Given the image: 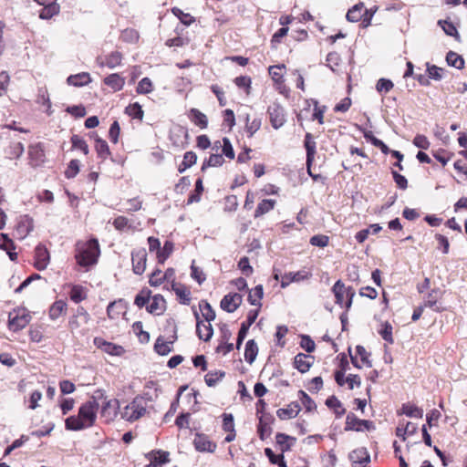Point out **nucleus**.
Masks as SVG:
<instances>
[{
    "instance_id": "obj_1",
    "label": "nucleus",
    "mask_w": 467,
    "mask_h": 467,
    "mask_svg": "<svg viewBox=\"0 0 467 467\" xmlns=\"http://www.w3.org/2000/svg\"><path fill=\"white\" fill-rule=\"evenodd\" d=\"M101 399H106L105 391L103 389L96 390L90 400L80 405L78 415H72L66 419V430L78 431L92 427L96 422L99 408L98 400Z\"/></svg>"
},
{
    "instance_id": "obj_2",
    "label": "nucleus",
    "mask_w": 467,
    "mask_h": 467,
    "mask_svg": "<svg viewBox=\"0 0 467 467\" xmlns=\"http://www.w3.org/2000/svg\"><path fill=\"white\" fill-rule=\"evenodd\" d=\"M99 254V241L96 238H91L78 250L76 259L79 265L87 267L97 264Z\"/></svg>"
},
{
    "instance_id": "obj_3",
    "label": "nucleus",
    "mask_w": 467,
    "mask_h": 467,
    "mask_svg": "<svg viewBox=\"0 0 467 467\" xmlns=\"http://www.w3.org/2000/svg\"><path fill=\"white\" fill-rule=\"evenodd\" d=\"M30 321L31 316L27 309H14L8 315V328L11 331L17 332L25 328Z\"/></svg>"
},
{
    "instance_id": "obj_4",
    "label": "nucleus",
    "mask_w": 467,
    "mask_h": 467,
    "mask_svg": "<svg viewBox=\"0 0 467 467\" xmlns=\"http://www.w3.org/2000/svg\"><path fill=\"white\" fill-rule=\"evenodd\" d=\"M376 429L373 421L368 420L358 419L353 412L348 413L346 417L345 431H374Z\"/></svg>"
},
{
    "instance_id": "obj_5",
    "label": "nucleus",
    "mask_w": 467,
    "mask_h": 467,
    "mask_svg": "<svg viewBox=\"0 0 467 467\" xmlns=\"http://www.w3.org/2000/svg\"><path fill=\"white\" fill-rule=\"evenodd\" d=\"M271 126L275 130L281 128L286 121L285 109L279 103H273L267 109Z\"/></svg>"
},
{
    "instance_id": "obj_6",
    "label": "nucleus",
    "mask_w": 467,
    "mask_h": 467,
    "mask_svg": "<svg viewBox=\"0 0 467 467\" xmlns=\"http://www.w3.org/2000/svg\"><path fill=\"white\" fill-rule=\"evenodd\" d=\"M259 315V309H252L248 312L246 320L241 324L236 339V348L240 349L244 340L245 339L250 327L255 322Z\"/></svg>"
},
{
    "instance_id": "obj_7",
    "label": "nucleus",
    "mask_w": 467,
    "mask_h": 467,
    "mask_svg": "<svg viewBox=\"0 0 467 467\" xmlns=\"http://www.w3.org/2000/svg\"><path fill=\"white\" fill-rule=\"evenodd\" d=\"M132 271L140 275L146 269L147 252L145 248L135 249L131 252Z\"/></svg>"
},
{
    "instance_id": "obj_8",
    "label": "nucleus",
    "mask_w": 467,
    "mask_h": 467,
    "mask_svg": "<svg viewBox=\"0 0 467 467\" xmlns=\"http://www.w3.org/2000/svg\"><path fill=\"white\" fill-rule=\"evenodd\" d=\"M275 419L271 413L262 414L258 418L257 433L262 441L266 440L272 434L271 425Z\"/></svg>"
},
{
    "instance_id": "obj_9",
    "label": "nucleus",
    "mask_w": 467,
    "mask_h": 467,
    "mask_svg": "<svg viewBox=\"0 0 467 467\" xmlns=\"http://www.w3.org/2000/svg\"><path fill=\"white\" fill-rule=\"evenodd\" d=\"M353 467H366L370 462V455L365 447L353 450L348 454Z\"/></svg>"
},
{
    "instance_id": "obj_10",
    "label": "nucleus",
    "mask_w": 467,
    "mask_h": 467,
    "mask_svg": "<svg viewBox=\"0 0 467 467\" xmlns=\"http://www.w3.org/2000/svg\"><path fill=\"white\" fill-rule=\"evenodd\" d=\"M49 260H50V255H49V252L47 249V247L42 244H37L35 248L34 266L38 271H43L47 267V265L49 264Z\"/></svg>"
},
{
    "instance_id": "obj_11",
    "label": "nucleus",
    "mask_w": 467,
    "mask_h": 467,
    "mask_svg": "<svg viewBox=\"0 0 467 467\" xmlns=\"http://www.w3.org/2000/svg\"><path fill=\"white\" fill-rule=\"evenodd\" d=\"M304 147L306 152V165L308 168V173L314 180H317V176L312 174L310 171V165L312 164L316 155V142L312 134L309 132H306L305 135Z\"/></svg>"
},
{
    "instance_id": "obj_12",
    "label": "nucleus",
    "mask_w": 467,
    "mask_h": 467,
    "mask_svg": "<svg viewBox=\"0 0 467 467\" xmlns=\"http://www.w3.org/2000/svg\"><path fill=\"white\" fill-rule=\"evenodd\" d=\"M147 402L142 396H136L133 400L127 405V410H131L132 415L129 416L131 420H139L146 412Z\"/></svg>"
},
{
    "instance_id": "obj_13",
    "label": "nucleus",
    "mask_w": 467,
    "mask_h": 467,
    "mask_svg": "<svg viewBox=\"0 0 467 467\" xmlns=\"http://www.w3.org/2000/svg\"><path fill=\"white\" fill-rule=\"evenodd\" d=\"M193 315L196 319V334L198 337L205 342L209 341L213 335V328L212 325L210 323H208V325H203L199 313L195 309H193Z\"/></svg>"
},
{
    "instance_id": "obj_14",
    "label": "nucleus",
    "mask_w": 467,
    "mask_h": 467,
    "mask_svg": "<svg viewBox=\"0 0 467 467\" xmlns=\"http://www.w3.org/2000/svg\"><path fill=\"white\" fill-rule=\"evenodd\" d=\"M193 445L195 450L201 452H213L217 447L216 443L210 441L207 435L202 433H196Z\"/></svg>"
},
{
    "instance_id": "obj_15",
    "label": "nucleus",
    "mask_w": 467,
    "mask_h": 467,
    "mask_svg": "<svg viewBox=\"0 0 467 467\" xmlns=\"http://www.w3.org/2000/svg\"><path fill=\"white\" fill-rule=\"evenodd\" d=\"M34 229L33 218L27 214L20 216L16 226V232L20 239L26 237Z\"/></svg>"
},
{
    "instance_id": "obj_16",
    "label": "nucleus",
    "mask_w": 467,
    "mask_h": 467,
    "mask_svg": "<svg viewBox=\"0 0 467 467\" xmlns=\"http://www.w3.org/2000/svg\"><path fill=\"white\" fill-rule=\"evenodd\" d=\"M119 410V401L117 399L106 400L100 410L101 417L106 418L107 420H113Z\"/></svg>"
},
{
    "instance_id": "obj_17",
    "label": "nucleus",
    "mask_w": 467,
    "mask_h": 467,
    "mask_svg": "<svg viewBox=\"0 0 467 467\" xmlns=\"http://www.w3.org/2000/svg\"><path fill=\"white\" fill-rule=\"evenodd\" d=\"M151 301L147 306L146 310L152 315H161L166 310V301L164 297L156 294L150 296Z\"/></svg>"
},
{
    "instance_id": "obj_18",
    "label": "nucleus",
    "mask_w": 467,
    "mask_h": 467,
    "mask_svg": "<svg viewBox=\"0 0 467 467\" xmlns=\"http://www.w3.org/2000/svg\"><path fill=\"white\" fill-rule=\"evenodd\" d=\"M301 410V407L297 401H293L287 405L286 408L278 409L276 411L277 417L284 420L296 418Z\"/></svg>"
},
{
    "instance_id": "obj_19",
    "label": "nucleus",
    "mask_w": 467,
    "mask_h": 467,
    "mask_svg": "<svg viewBox=\"0 0 467 467\" xmlns=\"http://www.w3.org/2000/svg\"><path fill=\"white\" fill-rule=\"evenodd\" d=\"M97 61L100 67H108L112 69L121 64L122 54L119 51H113L107 55L104 59L98 57Z\"/></svg>"
},
{
    "instance_id": "obj_20",
    "label": "nucleus",
    "mask_w": 467,
    "mask_h": 467,
    "mask_svg": "<svg viewBox=\"0 0 467 467\" xmlns=\"http://www.w3.org/2000/svg\"><path fill=\"white\" fill-rule=\"evenodd\" d=\"M307 358L314 359V357L308 356L304 353H298L294 358V367L300 372H307L313 365V361L306 360Z\"/></svg>"
},
{
    "instance_id": "obj_21",
    "label": "nucleus",
    "mask_w": 467,
    "mask_h": 467,
    "mask_svg": "<svg viewBox=\"0 0 467 467\" xmlns=\"http://www.w3.org/2000/svg\"><path fill=\"white\" fill-rule=\"evenodd\" d=\"M311 276V274L306 271H297V272H290L285 274L281 281V287L285 288L292 282H299L306 279H308Z\"/></svg>"
},
{
    "instance_id": "obj_22",
    "label": "nucleus",
    "mask_w": 467,
    "mask_h": 467,
    "mask_svg": "<svg viewBox=\"0 0 467 467\" xmlns=\"http://www.w3.org/2000/svg\"><path fill=\"white\" fill-rule=\"evenodd\" d=\"M145 457L149 460H152L155 462L156 466L159 467L161 464H165L170 462V453L169 451L162 450H152L148 452Z\"/></svg>"
},
{
    "instance_id": "obj_23",
    "label": "nucleus",
    "mask_w": 467,
    "mask_h": 467,
    "mask_svg": "<svg viewBox=\"0 0 467 467\" xmlns=\"http://www.w3.org/2000/svg\"><path fill=\"white\" fill-rule=\"evenodd\" d=\"M276 444L280 446L281 453H285L291 450L296 441V438L291 437L285 433L277 432L275 435Z\"/></svg>"
},
{
    "instance_id": "obj_24",
    "label": "nucleus",
    "mask_w": 467,
    "mask_h": 467,
    "mask_svg": "<svg viewBox=\"0 0 467 467\" xmlns=\"http://www.w3.org/2000/svg\"><path fill=\"white\" fill-rule=\"evenodd\" d=\"M104 84L111 88L114 91H119L125 85V78L118 73H112L104 78Z\"/></svg>"
},
{
    "instance_id": "obj_25",
    "label": "nucleus",
    "mask_w": 467,
    "mask_h": 467,
    "mask_svg": "<svg viewBox=\"0 0 467 467\" xmlns=\"http://www.w3.org/2000/svg\"><path fill=\"white\" fill-rule=\"evenodd\" d=\"M91 82L90 75L87 72H81L75 75H70L67 78V83L74 87H83Z\"/></svg>"
},
{
    "instance_id": "obj_26",
    "label": "nucleus",
    "mask_w": 467,
    "mask_h": 467,
    "mask_svg": "<svg viewBox=\"0 0 467 467\" xmlns=\"http://www.w3.org/2000/svg\"><path fill=\"white\" fill-rule=\"evenodd\" d=\"M171 288L180 298V303L188 306L191 302V292L190 290L182 284L172 283Z\"/></svg>"
},
{
    "instance_id": "obj_27",
    "label": "nucleus",
    "mask_w": 467,
    "mask_h": 467,
    "mask_svg": "<svg viewBox=\"0 0 467 467\" xmlns=\"http://www.w3.org/2000/svg\"><path fill=\"white\" fill-rule=\"evenodd\" d=\"M67 306V303L62 299L55 301L49 307V318L51 320H57L59 317L66 314Z\"/></svg>"
},
{
    "instance_id": "obj_28",
    "label": "nucleus",
    "mask_w": 467,
    "mask_h": 467,
    "mask_svg": "<svg viewBox=\"0 0 467 467\" xmlns=\"http://www.w3.org/2000/svg\"><path fill=\"white\" fill-rule=\"evenodd\" d=\"M189 118L191 121L200 129H206L208 126V119L206 115L200 111L198 109H191L189 112Z\"/></svg>"
},
{
    "instance_id": "obj_29",
    "label": "nucleus",
    "mask_w": 467,
    "mask_h": 467,
    "mask_svg": "<svg viewBox=\"0 0 467 467\" xmlns=\"http://www.w3.org/2000/svg\"><path fill=\"white\" fill-rule=\"evenodd\" d=\"M326 405L334 410L336 418H341L346 413V409L343 408L341 401L335 396L332 395L326 400Z\"/></svg>"
},
{
    "instance_id": "obj_30",
    "label": "nucleus",
    "mask_w": 467,
    "mask_h": 467,
    "mask_svg": "<svg viewBox=\"0 0 467 467\" xmlns=\"http://www.w3.org/2000/svg\"><path fill=\"white\" fill-rule=\"evenodd\" d=\"M399 414H405L410 418H417L420 419L423 416L422 409L417 407L414 404L404 403L402 404L400 411H398Z\"/></svg>"
},
{
    "instance_id": "obj_31",
    "label": "nucleus",
    "mask_w": 467,
    "mask_h": 467,
    "mask_svg": "<svg viewBox=\"0 0 467 467\" xmlns=\"http://www.w3.org/2000/svg\"><path fill=\"white\" fill-rule=\"evenodd\" d=\"M264 296V287L262 285H257L254 289L249 290V295L247 297L248 302L252 306H256L258 307L262 306L260 300Z\"/></svg>"
},
{
    "instance_id": "obj_32",
    "label": "nucleus",
    "mask_w": 467,
    "mask_h": 467,
    "mask_svg": "<svg viewBox=\"0 0 467 467\" xmlns=\"http://www.w3.org/2000/svg\"><path fill=\"white\" fill-rule=\"evenodd\" d=\"M258 354V347L254 339H249L245 344L244 358L249 364H252Z\"/></svg>"
},
{
    "instance_id": "obj_33",
    "label": "nucleus",
    "mask_w": 467,
    "mask_h": 467,
    "mask_svg": "<svg viewBox=\"0 0 467 467\" xmlns=\"http://www.w3.org/2000/svg\"><path fill=\"white\" fill-rule=\"evenodd\" d=\"M150 296L151 291L149 288L144 287L136 295L134 304L139 308H142L144 306L147 307V306L150 304Z\"/></svg>"
},
{
    "instance_id": "obj_34",
    "label": "nucleus",
    "mask_w": 467,
    "mask_h": 467,
    "mask_svg": "<svg viewBox=\"0 0 467 467\" xmlns=\"http://www.w3.org/2000/svg\"><path fill=\"white\" fill-rule=\"evenodd\" d=\"M265 454L271 464L277 465L279 467H287V463L283 453L275 454L271 448H265Z\"/></svg>"
},
{
    "instance_id": "obj_35",
    "label": "nucleus",
    "mask_w": 467,
    "mask_h": 467,
    "mask_svg": "<svg viewBox=\"0 0 467 467\" xmlns=\"http://www.w3.org/2000/svg\"><path fill=\"white\" fill-rule=\"evenodd\" d=\"M197 161V155L195 152L190 150L186 151L183 155V160L182 163L178 167V171L180 173L184 172L188 168L194 165Z\"/></svg>"
},
{
    "instance_id": "obj_36",
    "label": "nucleus",
    "mask_w": 467,
    "mask_h": 467,
    "mask_svg": "<svg viewBox=\"0 0 467 467\" xmlns=\"http://www.w3.org/2000/svg\"><path fill=\"white\" fill-rule=\"evenodd\" d=\"M332 292L336 298V304L343 306L346 285L341 280H337L332 286Z\"/></svg>"
},
{
    "instance_id": "obj_37",
    "label": "nucleus",
    "mask_w": 467,
    "mask_h": 467,
    "mask_svg": "<svg viewBox=\"0 0 467 467\" xmlns=\"http://www.w3.org/2000/svg\"><path fill=\"white\" fill-rule=\"evenodd\" d=\"M446 62L450 67H453L457 69L463 68L465 63L462 56L457 54L454 51H449L446 54Z\"/></svg>"
},
{
    "instance_id": "obj_38",
    "label": "nucleus",
    "mask_w": 467,
    "mask_h": 467,
    "mask_svg": "<svg viewBox=\"0 0 467 467\" xmlns=\"http://www.w3.org/2000/svg\"><path fill=\"white\" fill-rule=\"evenodd\" d=\"M154 350L161 356H166L172 351L171 342L164 341L160 336L155 341Z\"/></svg>"
},
{
    "instance_id": "obj_39",
    "label": "nucleus",
    "mask_w": 467,
    "mask_h": 467,
    "mask_svg": "<svg viewBox=\"0 0 467 467\" xmlns=\"http://www.w3.org/2000/svg\"><path fill=\"white\" fill-rule=\"evenodd\" d=\"M275 204V200H272V199L262 200L258 203V205L254 211V217L255 218L260 217V216L264 215L265 213L270 212L271 210L274 209Z\"/></svg>"
},
{
    "instance_id": "obj_40",
    "label": "nucleus",
    "mask_w": 467,
    "mask_h": 467,
    "mask_svg": "<svg viewBox=\"0 0 467 467\" xmlns=\"http://www.w3.org/2000/svg\"><path fill=\"white\" fill-rule=\"evenodd\" d=\"M199 307L205 321L210 323L211 321H213L215 319V311L213 310L211 304L208 303L206 300H202L199 303Z\"/></svg>"
},
{
    "instance_id": "obj_41",
    "label": "nucleus",
    "mask_w": 467,
    "mask_h": 467,
    "mask_svg": "<svg viewBox=\"0 0 467 467\" xmlns=\"http://www.w3.org/2000/svg\"><path fill=\"white\" fill-rule=\"evenodd\" d=\"M364 9V4L358 3L352 6L347 13L346 18L348 21L355 23L358 22L362 18V11Z\"/></svg>"
},
{
    "instance_id": "obj_42",
    "label": "nucleus",
    "mask_w": 467,
    "mask_h": 467,
    "mask_svg": "<svg viewBox=\"0 0 467 467\" xmlns=\"http://www.w3.org/2000/svg\"><path fill=\"white\" fill-rule=\"evenodd\" d=\"M173 248L174 244L171 241H165L163 247L161 246V249L157 253L158 263L161 265L164 264L171 254Z\"/></svg>"
},
{
    "instance_id": "obj_43",
    "label": "nucleus",
    "mask_w": 467,
    "mask_h": 467,
    "mask_svg": "<svg viewBox=\"0 0 467 467\" xmlns=\"http://www.w3.org/2000/svg\"><path fill=\"white\" fill-rule=\"evenodd\" d=\"M224 160L221 154H211L208 159H205L202 164L201 171H204L209 167H220L223 164Z\"/></svg>"
},
{
    "instance_id": "obj_44",
    "label": "nucleus",
    "mask_w": 467,
    "mask_h": 467,
    "mask_svg": "<svg viewBox=\"0 0 467 467\" xmlns=\"http://www.w3.org/2000/svg\"><path fill=\"white\" fill-rule=\"evenodd\" d=\"M438 25L447 36H453L456 40H460V34L452 22L441 19L438 21Z\"/></svg>"
},
{
    "instance_id": "obj_45",
    "label": "nucleus",
    "mask_w": 467,
    "mask_h": 467,
    "mask_svg": "<svg viewBox=\"0 0 467 467\" xmlns=\"http://www.w3.org/2000/svg\"><path fill=\"white\" fill-rule=\"evenodd\" d=\"M444 68L440 67L436 65H431L429 62L426 63V72L429 77V79H433L435 81H440L443 78Z\"/></svg>"
},
{
    "instance_id": "obj_46",
    "label": "nucleus",
    "mask_w": 467,
    "mask_h": 467,
    "mask_svg": "<svg viewBox=\"0 0 467 467\" xmlns=\"http://www.w3.org/2000/svg\"><path fill=\"white\" fill-rule=\"evenodd\" d=\"M69 297L74 303H80L81 301L87 298V293L85 288L79 285H74L71 287Z\"/></svg>"
},
{
    "instance_id": "obj_47",
    "label": "nucleus",
    "mask_w": 467,
    "mask_h": 467,
    "mask_svg": "<svg viewBox=\"0 0 467 467\" xmlns=\"http://www.w3.org/2000/svg\"><path fill=\"white\" fill-rule=\"evenodd\" d=\"M203 192L202 179L198 178L195 182V189L192 192L190 193L187 204H192L193 202H199L201 201V196Z\"/></svg>"
},
{
    "instance_id": "obj_48",
    "label": "nucleus",
    "mask_w": 467,
    "mask_h": 467,
    "mask_svg": "<svg viewBox=\"0 0 467 467\" xmlns=\"http://www.w3.org/2000/svg\"><path fill=\"white\" fill-rule=\"evenodd\" d=\"M95 149L99 158L106 160L110 155V150L107 141L101 138L96 139Z\"/></svg>"
},
{
    "instance_id": "obj_49",
    "label": "nucleus",
    "mask_w": 467,
    "mask_h": 467,
    "mask_svg": "<svg viewBox=\"0 0 467 467\" xmlns=\"http://www.w3.org/2000/svg\"><path fill=\"white\" fill-rule=\"evenodd\" d=\"M59 5L57 4L44 5L39 11V18L47 20L59 13Z\"/></svg>"
},
{
    "instance_id": "obj_50",
    "label": "nucleus",
    "mask_w": 467,
    "mask_h": 467,
    "mask_svg": "<svg viewBox=\"0 0 467 467\" xmlns=\"http://www.w3.org/2000/svg\"><path fill=\"white\" fill-rule=\"evenodd\" d=\"M125 113L130 117L140 120H142L144 116V111L139 102H134L126 107Z\"/></svg>"
},
{
    "instance_id": "obj_51",
    "label": "nucleus",
    "mask_w": 467,
    "mask_h": 467,
    "mask_svg": "<svg viewBox=\"0 0 467 467\" xmlns=\"http://www.w3.org/2000/svg\"><path fill=\"white\" fill-rule=\"evenodd\" d=\"M225 376V372L223 370L216 371H209L205 377L204 380L208 387H213L217 384L218 381L223 379Z\"/></svg>"
},
{
    "instance_id": "obj_52",
    "label": "nucleus",
    "mask_w": 467,
    "mask_h": 467,
    "mask_svg": "<svg viewBox=\"0 0 467 467\" xmlns=\"http://www.w3.org/2000/svg\"><path fill=\"white\" fill-rule=\"evenodd\" d=\"M171 12L184 26H189L195 21V18L192 16L188 13H184L179 7H173Z\"/></svg>"
},
{
    "instance_id": "obj_53",
    "label": "nucleus",
    "mask_w": 467,
    "mask_h": 467,
    "mask_svg": "<svg viewBox=\"0 0 467 467\" xmlns=\"http://www.w3.org/2000/svg\"><path fill=\"white\" fill-rule=\"evenodd\" d=\"M261 119L256 118L250 121L249 115L245 117V130L248 133V137H253L254 134L261 128Z\"/></svg>"
},
{
    "instance_id": "obj_54",
    "label": "nucleus",
    "mask_w": 467,
    "mask_h": 467,
    "mask_svg": "<svg viewBox=\"0 0 467 467\" xmlns=\"http://www.w3.org/2000/svg\"><path fill=\"white\" fill-rule=\"evenodd\" d=\"M298 397H299L301 403L305 407L306 411L310 412L317 409V404L315 403V401L304 390L298 391Z\"/></svg>"
},
{
    "instance_id": "obj_55",
    "label": "nucleus",
    "mask_w": 467,
    "mask_h": 467,
    "mask_svg": "<svg viewBox=\"0 0 467 467\" xmlns=\"http://www.w3.org/2000/svg\"><path fill=\"white\" fill-rule=\"evenodd\" d=\"M392 326L389 322L385 321L381 324V328L379 330V334L388 343L393 344L394 339L392 336Z\"/></svg>"
},
{
    "instance_id": "obj_56",
    "label": "nucleus",
    "mask_w": 467,
    "mask_h": 467,
    "mask_svg": "<svg viewBox=\"0 0 467 467\" xmlns=\"http://www.w3.org/2000/svg\"><path fill=\"white\" fill-rule=\"evenodd\" d=\"M24 150V145L21 142H16L9 146L6 154L9 159H18L23 155Z\"/></svg>"
},
{
    "instance_id": "obj_57",
    "label": "nucleus",
    "mask_w": 467,
    "mask_h": 467,
    "mask_svg": "<svg viewBox=\"0 0 467 467\" xmlns=\"http://www.w3.org/2000/svg\"><path fill=\"white\" fill-rule=\"evenodd\" d=\"M0 249L6 252L12 262H16L17 260V253L15 252L16 244L13 240H8L7 243H0Z\"/></svg>"
},
{
    "instance_id": "obj_58",
    "label": "nucleus",
    "mask_w": 467,
    "mask_h": 467,
    "mask_svg": "<svg viewBox=\"0 0 467 467\" xmlns=\"http://www.w3.org/2000/svg\"><path fill=\"white\" fill-rule=\"evenodd\" d=\"M80 162L77 159H73L67 164V167L65 171V176L67 179H73L79 172Z\"/></svg>"
},
{
    "instance_id": "obj_59",
    "label": "nucleus",
    "mask_w": 467,
    "mask_h": 467,
    "mask_svg": "<svg viewBox=\"0 0 467 467\" xmlns=\"http://www.w3.org/2000/svg\"><path fill=\"white\" fill-rule=\"evenodd\" d=\"M71 143L73 149L80 150L85 155L88 153V146L85 140L80 136L74 134L71 137Z\"/></svg>"
},
{
    "instance_id": "obj_60",
    "label": "nucleus",
    "mask_w": 467,
    "mask_h": 467,
    "mask_svg": "<svg viewBox=\"0 0 467 467\" xmlns=\"http://www.w3.org/2000/svg\"><path fill=\"white\" fill-rule=\"evenodd\" d=\"M101 348L105 352L113 356H119L124 351L121 346L107 341H103Z\"/></svg>"
},
{
    "instance_id": "obj_61",
    "label": "nucleus",
    "mask_w": 467,
    "mask_h": 467,
    "mask_svg": "<svg viewBox=\"0 0 467 467\" xmlns=\"http://www.w3.org/2000/svg\"><path fill=\"white\" fill-rule=\"evenodd\" d=\"M151 90H152V82L147 77L140 79L136 88V91L139 94H149L151 92Z\"/></svg>"
},
{
    "instance_id": "obj_62",
    "label": "nucleus",
    "mask_w": 467,
    "mask_h": 467,
    "mask_svg": "<svg viewBox=\"0 0 467 467\" xmlns=\"http://www.w3.org/2000/svg\"><path fill=\"white\" fill-rule=\"evenodd\" d=\"M234 303V300H233V296H231L230 294H227L222 298L220 306L223 311L227 313H234L236 310Z\"/></svg>"
},
{
    "instance_id": "obj_63",
    "label": "nucleus",
    "mask_w": 467,
    "mask_h": 467,
    "mask_svg": "<svg viewBox=\"0 0 467 467\" xmlns=\"http://www.w3.org/2000/svg\"><path fill=\"white\" fill-rule=\"evenodd\" d=\"M329 243V237L325 234H316L313 235L310 240L309 244L313 246L324 248L326 247Z\"/></svg>"
},
{
    "instance_id": "obj_64",
    "label": "nucleus",
    "mask_w": 467,
    "mask_h": 467,
    "mask_svg": "<svg viewBox=\"0 0 467 467\" xmlns=\"http://www.w3.org/2000/svg\"><path fill=\"white\" fill-rule=\"evenodd\" d=\"M393 86V82L390 79L381 78L376 84V89L379 93H388L392 89Z\"/></svg>"
}]
</instances>
